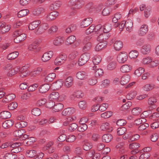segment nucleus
<instances>
[{
	"label": "nucleus",
	"instance_id": "obj_31",
	"mask_svg": "<svg viewBox=\"0 0 159 159\" xmlns=\"http://www.w3.org/2000/svg\"><path fill=\"white\" fill-rule=\"evenodd\" d=\"M125 27L127 30L131 31L133 27V23L132 21L130 20H128L125 21Z\"/></svg>",
	"mask_w": 159,
	"mask_h": 159
},
{
	"label": "nucleus",
	"instance_id": "obj_60",
	"mask_svg": "<svg viewBox=\"0 0 159 159\" xmlns=\"http://www.w3.org/2000/svg\"><path fill=\"white\" fill-rule=\"evenodd\" d=\"M138 52L136 50L131 51L129 53V56L131 58H136L138 55Z\"/></svg>",
	"mask_w": 159,
	"mask_h": 159
},
{
	"label": "nucleus",
	"instance_id": "obj_50",
	"mask_svg": "<svg viewBox=\"0 0 159 159\" xmlns=\"http://www.w3.org/2000/svg\"><path fill=\"white\" fill-rule=\"evenodd\" d=\"M10 29V26L9 25H6L4 27L0 29V33L4 34L8 32Z\"/></svg>",
	"mask_w": 159,
	"mask_h": 159
},
{
	"label": "nucleus",
	"instance_id": "obj_7",
	"mask_svg": "<svg viewBox=\"0 0 159 159\" xmlns=\"http://www.w3.org/2000/svg\"><path fill=\"white\" fill-rule=\"evenodd\" d=\"M157 102V99L156 97L152 96L149 98L147 100V103L149 105L148 110L151 111L153 109L152 106L155 105Z\"/></svg>",
	"mask_w": 159,
	"mask_h": 159
},
{
	"label": "nucleus",
	"instance_id": "obj_26",
	"mask_svg": "<svg viewBox=\"0 0 159 159\" xmlns=\"http://www.w3.org/2000/svg\"><path fill=\"white\" fill-rule=\"evenodd\" d=\"M61 2L57 1L51 4L49 7L50 9L51 10H55L58 9L60 6Z\"/></svg>",
	"mask_w": 159,
	"mask_h": 159
},
{
	"label": "nucleus",
	"instance_id": "obj_8",
	"mask_svg": "<svg viewBox=\"0 0 159 159\" xmlns=\"http://www.w3.org/2000/svg\"><path fill=\"white\" fill-rule=\"evenodd\" d=\"M53 55V52L51 51L45 52L42 56L41 60L43 62H46L51 59Z\"/></svg>",
	"mask_w": 159,
	"mask_h": 159
},
{
	"label": "nucleus",
	"instance_id": "obj_34",
	"mask_svg": "<svg viewBox=\"0 0 159 159\" xmlns=\"http://www.w3.org/2000/svg\"><path fill=\"white\" fill-rule=\"evenodd\" d=\"M76 38L75 37L72 35L69 36L66 39V44L67 45H70L73 43L75 41Z\"/></svg>",
	"mask_w": 159,
	"mask_h": 159
},
{
	"label": "nucleus",
	"instance_id": "obj_28",
	"mask_svg": "<svg viewBox=\"0 0 159 159\" xmlns=\"http://www.w3.org/2000/svg\"><path fill=\"white\" fill-rule=\"evenodd\" d=\"M123 44L122 42L120 40H117L115 42L114 47L116 51H119L122 48Z\"/></svg>",
	"mask_w": 159,
	"mask_h": 159
},
{
	"label": "nucleus",
	"instance_id": "obj_9",
	"mask_svg": "<svg viewBox=\"0 0 159 159\" xmlns=\"http://www.w3.org/2000/svg\"><path fill=\"white\" fill-rule=\"evenodd\" d=\"M110 36L109 33H106L103 32V33H102L99 35L97 39L99 42H106V40L109 38Z\"/></svg>",
	"mask_w": 159,
	"mask_h": 159
},
{
	"label": "nucleus",
	"instance_id": "obj_38",
	"mask_svg": "<svg viewBox=\"0 0 159 159\" xmlns=\"http://www.w3.org/2000/svg\"><path fill=\"white\" fill-rule=\"evenodd\" d=\"M27 125L28 123L27 122L23 121L17 122L15 124V126L19 129L25 127Z\"/></svg>",
	"mask_w": 159,
	"mask_h": 159
},
{
	"label": "nucleus",
	"instance_id": "obj_4",
	"mask_svg": "<svg viewBox=\"0 0 159 159\" xmlns=\"http://www.w3.org/2000/svg\"><path fill=\"white\" fill-rule=\"evenodd\" d=\"M127 53L125 52H120L118 54L117 57V60L119 63H123L127 61Z\"/></svg>",
	"mask_w": 159,
	"mask_h": 159
},
{
	"label": "nucleus",
	"instance_id": "obj_21",
	"mask_svg": "<svg viewBox=\"0 0 159 159\" xmlns=\"http://www.w3.org/2000/svg\"><path fill=\"white\" fill-rule=\"evenodd\" d=\"M132 68V66L130 65H125L121 66L120 68V71L123 73H126L129 72Z\"/></svg>",
	"mask_w": 159,
	"mask_h": 159
},
{
	"label": "nucleus",
	"instance_id": "obj_16",
	"mask_svg": "<svg viewBox=\"0 0 159 159\" xmlns=\"http://www.w3.org/2000/svg\"><path fill=\"white\" fill-rule=\"evenodd\" d=\"M148 30V26L146 25H143L140 28L139 34L141 36H143L146 34Z\"/></svg>",
	"mask_w": 159,
	"mask_h": 159
},
{
	"label": "nucleus",
	"instance_id": "obj_57",
	"mask_svg": "<svg viewBox=\"0 0 159 159\" xmlns=\"http://www.w3.org/2000/svg\"><path fill=\"white\" fill-rule=\"evenodd\" d=\"M116 64L115 61H112L107 66V69L111 70L114 69L116 67Z\"/></svg>",
	"mask_w": 159,
	"mask_h": 159
},
{
	"label": "nucleus",
	"instance_id": "obj_32",
	"mask_svg": "<svg viewBox=\"0 0 159 159\" xmlns=\"http://www.w3.org/2000/svg\"><path fill=\"white\" fill-rule=\"evenodd\" d=\"M73 78L71 76L68 77L65 81V85L67 87H69L71 86L73 84Z\"/></svg>",
	"mask_w": 159,
	"mask_h": 159
},
{
	"label": "nucleus",
	"instance_id": "obj_25",
	"mask_svg": "<svg viewBox=\"0 0 159 159\" xmlns=\"http://www.w3.org/2000/svg\"><path fill=\"white\" fill-rule=\"evenodd\" d=\"M63 105L61 103H57L55 105L54 104L52 110L55 112H58L61 111L63 109Z\"/></svg>",
	"mask_w": 159,
	"mask_h": 159
},
{
	"label": "nucleus",
	"instance_id": "obj_2",
	"mask_svg": "<svg viewBox=\"0 0 159 159\" xmlns=\"http://www.w3.org/2000/svg\"><path fill=\"white\" fill-rule=\"evenodd\" d=\"M39 45V42L35 41L28 46V50L29 51L38 52L39 50V49L38 48Z\"/></svg>",
	"mask_w": 159,
	"mask_h": 159
},
{
	"label": "nucleus",
	"instance_id": "obj_30",
	"mask_svg": "<svg viewBox=\"0 0 159 159\" xmlns=\"http://www.w3.org/2000/svg\"><path fill=\"white\" fill-rule=\"evenodd\" d=\"M19 68L18 67H15L11 68L7 73V75L8 77H11L16 74L18 71Z\"/></svg>",
	"mask_w": 159,
	"mask_h": 159
},
{
	"label": "nucleus",
	"instance_id": "obj_3",
	"mask_svg": "<svg viewBox=\"0 0 159 159\" xmlns=\"http://www.w3.org/2000/svg\"><path fill=\"white\" fill-rule=\"evenodd\" d=\"M49 98L51 99L56 100L58 102H61L64 99L61 95L59 96V93L57 92H53L49 95Z\"/></svg>",
	"mask_w": 159,
	"mask_h": 159
},
{
	"label": "nucleus",
	"instance_id": "obj_52",
	"mask_svg": "<svg viewBox=\"0 0 159 159\" xmlns=\"http://www.w3.org/2000/svg\"><path fill=\"white\" fill-rule=\"evenodd\" d=\"M88 128V126L86 124H81L79 126H78L77 130L80 132H83Z\"/></svg>",
	"mask_w": 159,
	"mask_h": 159
},
{
	"label": "nucleus",
	"instance_id": "obj_43",
	"mask_svg": "<svg viewBox=\"0 0 159 159\" xmlns=\"http://www.w3.org/2000/svg\"><path fill=\"white\" fill-rule=\"evenodd\" d=\"M155 88V85L148 84L144 85L143 87V90L149 91Z\"/></svg>",
	"mask_w": 159,
	"mask_h": 159
},
{
	"label": "nucleus",
	"instance_id": "obj_33",
	"mask_svg": "<svg viewBox=\"0 0 159 159\" xmlns=\"http://www.w3.org/2000/svg\"><path fill=\"white\" fill-rule=\"evenodd\" d=\"M14 124L13 122L11 120H7L5 121L2 124V127L7 129L11 126Z\"/></svg>",
	"mask_w": 159,
	"mask_h": 159
},
{
	"label": "nucleus",
	"instance_id": "obj_22",
	"mask_svg": "<svg viewBox=\"0 0 159 159\" xmlns=\"http://www.w3.org/2000/svg\"><path fill=\"white\" fill-rule=\"evenodd\" d=\"M40 21L39 20H35L30 23L29 26V30H33L38 27L40 24Z\"/></svg>",
	"mask_w": 159,
	"mask_h": 159
},
{
	"label": "nucleus",
	"instance_id": "obj_44",
	"mask_svg": "<svg viewBox=\"0 0 159 159\" xmlns=\"http://www.w3.org/2000/svg\"><path fill=\"white\" fill-rule=\"evenodd\" d=\"M101 57L100 55H97L93 57V62L94 65H98L101 62Z\"/></svg>",
	"mask_w": 159,
	"mask_h": 159
},
{
	"label": "nucleus",
	"instance_id": "obj_12",
	"mask_svg": "<svg viewBox=\"0 0 159 159\" xmlns=\"http://www.w3.org/2000/svg\"><path fill=\"white\" fill-rule=\"evenodd\" d=\"M100 128L102 130H105L108 132L111 131L113 129V128L110 126L109 123L107 122L102 123L101 126Z\"/></svg>",
	"mask_w": 159,
	"mask_h": 159
},
{
	"label": "nucleus",
	"instance_id": "obj_27",
	"mask_svg": "<svg viewBox=\"0 0 159 159\" xmlns=\"http://www.w3.org/2000/svg\"><path fill=\"white\" fill-rule=\"evenodd\" d=\"M35 141L36 139L34 137H29L27 140L24 141L23 143L25 145L28 146L32 145Z\"/></svg>",
	"mask_w": 159,
	"mask_h": 159
},
{
	"label": "nucleus",
	"instance_id": "obj_55",
	"mask_svg": "<svg viewBox=\"0 0 159 159\" xmlns=\"http://www.w3.org/2000/svg\"><path fill=\"white\" fill-rule=\"evenodd\" d=\"M159 137L158 134L156 133H153L150 136L151 140L153 142H156Z\"/></svg>",
	"mask_w": 159,
	"mask_h": 159
},
{
	"label": "nucleus",
	"instance_id": "obj_1",
	"mask_svg": "<svg viewBox=\"0 0 159 159\" xmlns=\"http://www.w3.org/2000/svg\"><path fill=\"white\" fill-rule=\"evenodd\" d=\"M90 55L89 53L85 52L82 54L79 58L78 64L80 66L85 64L89 60Z\"/></svg>",
	"mask_w": 159,
	"mask_h": 159
},
{
	"label": "nucleus",
	"instance_id": "obj_45",
	"mask_svg": "<svg viewBox=\"0 0 159 159\" xmlns=\"http://www.w3.org/2000/svg\"><path fill=\"white\" fill-rule=\"evenodd\" d=\"M63 82L61 80H58L53 83L54 86L56 89H60L63 85Z\"/></svg>",
	"mask_w": 159,
	"mask_h": 159
},
{
	"label": "nucleus",
	"instance_id": "obj_35",
	"mask_svg": "<svg viewBox=\"0 0 159 159\" xmlns=\"http://www.w3.org/2000/svg\"><path fill=\"white\" fill-rule=\"evenodd\" d=\"M25 132V130L23 129H17L14 131L13 135L15 137L20 138Z\"/></svg>",
	"mask_w": 159,
	"mask_h": 159
},
{
	"label": "nucleus",
	"instance_id": "obj_53",
	"mask_svg": "<svg viewBox=\"0 0 159 159\" xmlns=\"http://www.w3.org/2000/svg\"><path fill=\"white\" fill-rule=\"evenodd\" d=\"M78 127V125L75 123H73L69 125L68 129L70 132L75 131Z\"/></svg>",
	"mask_w": 159,
	"mask_h": 159
},
{
	"label": "nucleus",
	"instance_id": "obj_23",
	"mask_svg": "<svg viewBox=\"0 0 159 159\" xmlns=\"http://www.w3.org/2000/svg\"><path fill=\"white\" fill-rule=\"evenodd\" d=\"M151 49V46L150 45L145 44L142 47L141 52L143 54H147L150 52Z\"/></svg>",
	"mask_w": 159,
	"mask_h": 159
},
{
	"label": "nucleus",
	"instance_id": "obj_62",
	"mask_svg": "<svg viewBox=\"0 0 159 159\" xmlns=\"http://www.w3.org/2000/svg\"><path fill=\"white\" fill-rule=\"evenodd\" d=\"M84 4V1L82 0H77L75 7H74L73 8L75 9H80L81 7Z\"/></svg>",
	"mask_w": 159,
	"mask_h": 159
},
{
	"label": "nucleus",
	"instance_id": "obj_58",
	"mask_svg": "<svg viewBox=\"0 0 159 159\" xmlns=\"http://www.w3.org/2000/svg\"><path fill=\"white\" fill-rule=\"evenodd\" d=\"M126 131V129L125 127H120L117 129V133L118 135L124 134Z\"/></svg>",
	"mask_w": 159,
	"mask_h": 159
},
{
	"label": "nucleus",
	"instance_id": "obj_61",
	"mask_svg": "<svg viewBox=\"0 0 159 159\" xmlns=\"http://www.w3.org/2000/svg\"><path fill=\"white\" fill-rule=\"evenodd\" d=\"M18 106L17 103L15 102H13L8 105V108L9 110H13L16 108Z\"/></svg>",
	"mask_w": 159,
	"mask_h": 159
},
{
	"label": "nucleus",
	"instance_id": "obj_51",
	"mask_svg": "<svg viewBox=\"0 0 159 159\" xmlns=\"http://www.w3.org/2000/svg\"><path fill=\"white\" fill-rule=\"evenodd\" d=\"M144 72V68L142 67H139L135 70L134 73L137 76H139L142 74Z\"/></svg>",
	"mask_w": 159,
	"mask_h": 159
},
{
	"label": "nucleus",
	"instance_id": "obj_10",
	"mask_svg": "<svg viewBox=\"0 0 159 159\" xmlns=\"http://www.w3.org/2000/svg\"><path fill=\"white\" fill-rule=\"evenodd\" d=\"M16 98V95L13 93L9 94L5 96L2 99L3 103H7L14 100Z\"/></svg>",
	"mask_w": 159,
	"mask_h": 159
},
{
	"label": "nucleus",
	"instance_id": "obj_17",
	"mask_svg": "<svg viewBox=\"0 0 159 159\" xmlns=\"http://www.w3.org/2000/svg\"><path fill=\"white\" fill-rule=\"evenodd\" d=\"M59 16V13L56 11L50 13L47 16V19L48 20H52L55 19Z\"/></svg>",
	"mask_w": 159,
	"mask_h": 159
},
{
	"label": "nucleus",
	"instance_id": "obj_49",
	"mask_svg": "<svg viewBox=\"0 0 159 159\" xmlns=\"http://www.w3.org/2000/svg\"><path fill=\"white\" fill-rule=\"evenodd\" d=\"M102 29V31L103 32L106 33H109L108 32H109L111 29V27L110 24H107L104 25Z\"/></svg>",
	"mask_w": 159,
	"mask_h": 159
},
{
	"label": "nucleus",
	"instance_id": "obj_13",
	"mask_svg": "<svg viewBox=\"0 0 159 159\" xmlns=\"http://www.w3.org/2000/svg\"><path fill=\"white\" fill-rule=\"evenodd\" d=\"M93 21V19L91 17L84 19L81 23L82 28H84L89 25Z\"/></svg>",
	"mask_w": 159,
	"mask_h": 159
},
{
	"label": "nucleus",
	"instance_id": "obj_47",
	"mask_svg": "<svg viewBox=\"0 0 159 159\" xmlns=\"http://www.w3.org/2000/svg\"><path fill=\"white\" fill-rule=\"evenodd\" d=\"M4 159H16V156L11 153H7L4 155Z\"/></svg>",
	"mask_w": 159,
	"mask_h": 159
},
{
	"label": "nucleus",
	"instance_id": "obj_40",
	"mask_svg": "<svg viewBox=\"0 0 159 159\" xmlns=\"http://www.w3.org/2000/svg\"><path fill=\"white\" fill-rule=\"evenodd\" d=\"M19 53L17 52H12L8 55L7 58L9 60H12L17 57Z\"/></svg>",
	"mask_w": 159,
	"mask_h": 159
},
{
	"label": "nucleus",
	"instance_id": "obj_42",
	"mask_svg": "<svg viewBox=\"0 0 159 159\" xmlns=\"http://www.w3.org/2000/svg\"><path fill=\"white\" fill-rule=\"evenodd\" d=\"M53 43L55 45L59 46L63 43V40L61 37H57L54 40Z\"/></svg>",
	"mask_w": 159,
	"mask_h": 159
},
{
	"label": "nucleus",
	"instance_id": "obj_64",
	"mask_svg": "<svg viewBox=\"0 0 159 159\" xmlns=\"http://www.w3.org/2000/svg\"><path fill=\"white\" fill-rule=\"evenodd\" d=\"M79 106L80 108L82 109H84L87 108V102L85 101H81L79 102Z\"/></svg>",
	"mask_w": 159,
	"mask_h": 159
},
{
	"label": "nucleus",
	"instance_id": "obj_59",
	"mask_svg": "<svg viewBox=\"0 0 159 159\" xmlns=\"http://www.w3.org/2000/svg\"><path fill=\"white\" fill-rule=\"evenodd\" d=\"M112 115V112L110 111H107L101 114V117L104 119L108 118Z\"/></svg>",
	"mask_w": 159,
	"mask_h": 159
},
{
	"label": "nucleus",
	"instance_id": "obj_56",
	"mask_svg": "<svg viewBox=\"0 0 159 159\" xmlns=\"http://www.w3.org/2000/svg\"><path fill=\"white\" fill-rule=\"evenodd\" d=\"M32 114L36 116H39L41 113L40 110L37 108H34L31 111Z\"/></svg>",
	"mask_w": 159,
	"mask_h": 159
},
{
	"label": "nucleus",
	"instance_id": "obj_14",
	"mask_svg": "<svg viewBox=\"0 0 159 159\" xmlns=\"http://www.w3.org/2000/svg\"><path fill=\"white\" fill-rule=\"evenodd\" d=\"M50 88V86L49 84H45L42 85L39 88V91L42 93H45L49 90Z\"/></svg>",
	"mask_w": 159,
	"mask_h": 159
},
{
	"label": "nucleus",
	"instance_id": "obj_48",
	"mask_svg": "<svg viewBox=\"0 0 159 159\" xmlns=\"http://www.w3.org/2000/svg\"><path fill=\"white\" fill-rule=\"evenodd\" d=\"M73 96L77 98H81L84 96V94L81 91L77 90L74 93Z\"/></svg>",
	"mask_w": 159,
	"mask_h": 159
},
{
	"label": "nucleus",
	"instance_id": "obj_5",
	"mask_svg": "<svg viewBox=\"0 0 159 159\" xmlns=\"http://www.w3.org/2000/svg\"><path fill=\"white\" fill-rule=\"evenodd\" d=\"M67 56L65 54H61L57 57L54 61V64L57 66L61 65L66 60Z\"/></svg>",
	"mask_w": 159,
	"mask_h": 159
},
{
	"label": "nucleus",
	"instance_id": "obj_37",
	"mask_svg": "<svg viewBox=\"0 0 159 159\" xmlns=\"http://www.w3.org/2000/svg\"><path fill=\"white\" fill-rule=\"evenodd\" d=\"M29 12V11L28 10H22L18 12L17 14V16L19 18H21L26 16Z\"/></svg>",
	"mask_w": 159,
	"mask_h": 159
},
{
	"label": "nucleus",
	"instance_id": "obj_19",
	"mask_svg": "<svg viewBox=\"0 0 159 159\" xmlns=\"http://www.w3.org/2000/svg\"><path fill=\"white\" fill-rule=\"evenodd\" d=\"M107 43L106 42H100L96 46L95 49L96 51H99L103 48H105L107 46Z\"/></svg>",
	"mask_w": 159,
	"mask_h": 159
},
{
	"label": "nucleus",
	"instance_id": "obj_20",
	"mask_svg": "<svg viewBox=\"0 0 159 159\" xmlns=\"http://www.w3.org/2000/svg\"><path fill=\"white\" fill-rule=\"evenodd\" d=\"M112 135L110 134H107L103 135L102 137V140L103 142L109 143L112 139Z\"/></svg>",
	"mask_w": 159,
	"mask_h": 159
},
{
	"label": "nucleus",
	"instance_id": "obj_41",
	"mask_svg": "<svg viewBox=\"0 0 159 159\" xmlns=\"http://www.w3.org/2000/svg\"><path fill=\"white\" fill-rule=\"evenodd\" d=\"M44 12V9L42 7H39L33 10V14L36 16H38Z\"/></svg>",
	"mask_w": 159,
	"mask_h": 159
},
{
	"label": "nucleus",
	"instance_id": "obj_24",
	"mask_svg": "<svg viewBox=\"0 0 159 159\" xmlns=\"http://www.w3.org/2000/svg\"><path fill=\"white\" fill-rule=\"evenodd\" d=\"M42 71V69L40 67H38L36 69L31 72L30 75L31 77H36L39 75Z\"/></svg>",
	"mask_w": 159,
	"mask_h": 159
},
{
	"label": "nucleus",
	"instance_id": "obj_18",
	"mask_svg": "<svg viewBox=\"0 0 159 159\" xmlns=\"http://www.w3.org/2000/svg\"><path fill=\"white\" fill-rule=\"evenodd\" d=\"M56 77V74L54 73L48 74L45 78V82L49 83L52 82Z\"/></svg>",
	"mask_w": 159,
	"mask_h": 159
},
{
	"label": "nucleus",
	"instance_id": "obj_15",
	"mask_svg": "<svg viewBox=\"0 0 159 159\" xmlns=\"http://www.w3.org/2000/svg\"><path fill=\"white\" fill-rule=\"evenodd\" d=\"M130 79V75L127 74H125L121 77L120 83L122 85H125L128 83Z\"/></svg>",
	"mask_w": 159,
	"mask_h": 159
},
{
	"label": "nucleus",
	"instance_id": "obj_39",
	"mask_svg": "<svg viewBox=\"0 0 159 159\" xmlns=\"http://www.w3.org/2000/svg\"><path fill=\"white\" fill-rule=\"evenodd\" d=\"M36 154V151L34 150H28L26 152V156L30 158L35 157Z\"/></svg>",
	"mask_w": 159,
	"mask_h": 159
},
{
	"label": "nucleus",
	"instance_id": "obj_36",
	"mask_svg": "<svg viewBox=\"0 0 159 159\" xmlns=\"http://www.w3.org/2000/svg\"><path fill=\"white\" fill-rule=\"evenodd\" d=\"M87 74L84 71H80L78 72L76 74V77L80 80H84L87 77Z\"/></svg>",
	"mask_w": 159,
	"mask_h": 159
},
{
	"label": "nucleus",
	"instance_id": "obj_54",
	"mask_svg": "<svg viewBox=\"0 0 159 159\" xmlns=\"http://www.w3.org/2000/svg\"><path fill=\"white\" fill-rule=\"evenodd\" d=\"M92 148V144L88 142H85L83 145V148L85 151H88Z\"/></svg>",
	"mask_w": 159,
	"mask_h": 159
},
{
	"label": "nucleus",
	"instance_id": "obj_11",
	"mask_svg": "<svg viewBox=\"0 0 159 159\" xmlns=\"http://www.w3.org/2000/svg\"><path fill=\"white\" fill-rule=\"evenodd\" d=\"M75 111V109L73 107H68L65 109L62 112V114L64 116H68L73 114Z\"/></svg>",
	"mask_w": 159,
	"mask_h": 159
},
{
	"label": "nucleus",
	"instance_id": "obj_29",
	"mask_svg": "<svg viewBox=\"0 0 159 159\" xmlns=\"http://www.w3.org/2000/svg\"><path fill=\"white\" fill-rule=\"evenodd\" d=\"M11 116V113L6 111L2 112L0 113V118L2 119H7L10 118Z\"/></svg>",
	"mask_w": 159,
	"mask_h": 159
},
{
	"label": "nucleus",
	"instance_id": "obj_46",
	"mask_svg": "<svg viewBox=\"0 0 159 159\" xmlns=\"http://www.w3.org/2000/svg\"><path fill=\"white\" fill-rule=\"evenodd\" d=\"M76 29V26L75 25H71L66 29V33H70L72 31H74Z\"/></svg>",
	"mask_w": 159,
	"mask_h": 159
},
{
	"label": "nucleus",
	"instance_id": "obj_6",
	"mask_svg": "<svg viewBox=\"0 0 159 159\" xmlns=\"http://www.w3.org/2000/svg\"><path fill=\"white\" fill-rule=\"evenodd\" d=\"M28 68L27 66H25L20 69L19 73L21 77L23 78L27 76L29 72Z\"/></svg>",
	"mask_w": 159,
	"mask_h": 159
},
{
	"label": "nucleus",
	"instance_id": "obj_63",
	"mask_svg": "<svg viewBox=\"0 0 159 159\" xmlns=\"http://www.w3.org/2000/svg\"><path fill=\"white\" fill-rule=\"evenodd\" d=\"M92 47V44L90 42H88L87 43H85V45L84 46L83 50L84 52L88 51Z\"/></svg>",
	"mask_w": 159,
	"mask_h": 159
}]
</instances>
